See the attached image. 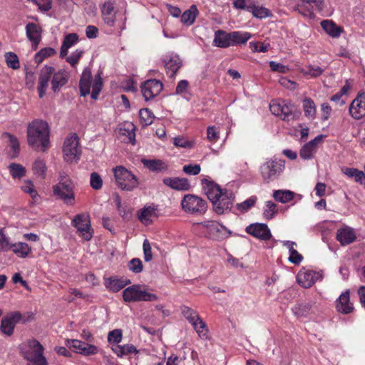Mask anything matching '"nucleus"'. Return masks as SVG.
Instances as JSON below:
<instances>
[{
	"instance_id": "obj_1",
	"label": "nucleus",
	"mask_w": 365,
	"mask_h": 365,
	"mask_svg": "<svg viewBox=\"0 0 365 365\" xmlns=\"http://www.w3.org/2000/svg\"><path fill=\"white\" fill-rule=\"evenodd\" d=\"M68 78L69 74L65 69H56L48 65L43 66L39 71L36 88L39 98L44 96L50 82L52 91L56 93L66 84Z\"/></svg>"
},
{
	"instance_id": "obj_2",
	"label": "nucleus",
	"mask_w": 365,
	"mask_h": 365,
	"mask_svg": "<svg viewBox=\"0 0 365 365\" xmlns=\"http://www.w3.org/2000/svg\"><path fill=\"white\" fill-rule=\"evenodd\" d=\"M203 190L212 204L217 214L221 215L232 207L234 195L227 190H222L212 181H202Z\"/></svg>"
},
{
	"instance_id": "obj_3",
	"label": "nucleus",
	"mask_w": 365,
	"mask_h": 365,
	"mask_svg": "<svg viewBox=\"0 0 365 365\" xmlns=\"http://www.w3.org/2000/svg\"><path fill=\"white\" fill-rule=\"evenodd\" d=\"M27 141L29 145L45 151L50 145V128L43 120H34L27 127Z\"/></svg>"
},
{
	"instance_id": "obj_4",
	"label": "nucleus",
	"mask_w": 365,
	"mask_h": 365,
	"mask_svg": "<svg viewBox=\"0 0 365 365\" xmlns=\"http://www.w3.org/2000/svg\"><path fill=\"white\" fill-rule=\"evenodd\" d=\"M23 357L29 365H47L48 362L43 355L44 348L36 339H28L19 346Z\"/></svg>"
},
{
	"instance_id": "obj_5",
	"label": "nucleus",
	"mask_w": 365,
	"mask_h": 365,
	"mask_svg": "<svg viewBox=\"0 0 365 365\" xmlns=\"http://www.w3.org/2000/svg\"><path fill=\"white\" fill-rule=\"evenodd\" d=\"M205 236L212 240L220 241L228 238L231 231L215 220H206L198 223Z\"/></svg>"
},
{
	"instance_id": "obj_6",
	"label": "nucleus",
	"mask_w": 365,
	"mask_h": 365,
	"mask_svg": "<svg viewBox=\"0 0 365 365\" xmlns=\"http://www.w3.org/2000/svg\"><path fill=\"white\" fill-rule=\"evenodd\" d=\"M269 109L272 114L280 116L283 120L287 122L297 120L300 115L296 107L287 101H272Z\"/></svg>"
},
{
	"instance_id": "obj_7",
	"label": "nucleus",
	"mask_w": 365,
	"mask_h": 365,
	"mask_svg": "<svg viewBox=\"0 0 365 365\" xmlns=\"http://www.w3.org/2000/svg\"><path fill=\"white\" fill-rule=\"evenodd\" d=\"M118 186L123 190L132 191L137 188L139 182L138 178L123 166H117L113 169Z\"/></svg>"
},
{
	"instance_id": "obj_8",
	"label": "nucleus",
	"mask_w": 365,
	"mask_h": 365,
	"mask_svg": "<svg viewBox=\"0 0 365 365\" xmlns=\"http://www.w3.org/2000/svg\"><path fill=\"white\" fill-rule=\"evenodd\" d=\"M91 72L88 69H85L80 81L81 94L83 96L88 95L91 93V88H92L91 98L96 99L101 91L103 82L99 74L96 76L93 81H91Z\"/></svg>"
},
{
	"instance_id": "obj_9",
	"label": "nucleus",
	"mask_w": 365,
	"mask_h": 365,
	"mask_svg": "<svg viewBox=\"0 0 365 365\" xmlns=\"http://www.w3.org/2000/svg\"><path fill=\"white\" fill-rule=\"evenodd\" d=\"M123 298L126 302H153L158 299L155 294L149 292L140 284H133L125 288L123 292Z\"/></svg>"
},
{
	"instance_id": "obj_10",
	"label": "nucleus",
	"mask_w": 365,
	"mask_h": 365,
	"mask_svg": "<svg viewBox=\"0 0 365 365\" xmlns=\"http://www.w3.org/2000/svg\"><path fill=\"white\" fill-rule=\"evenodd\" d=\"M181 207L187 214L201 215L207 211V205L206 201L200 197L187 194L181 200Z\"/></svg>"
},
{
	"instance_id": "obj_11",
	"label": "nucleus",
	"mask_w": 365,
	"mask_h": 365,
	"mask_svg": "<svg viewBox=\"0 0 365 365\" xmlns=\"http://www.w3.org/2000/svg\"><path fill=\"white\" fill-rule=\"evenodd\" d=\"M74 188L73 180L58 182L52 187L53 195L67 205H73L76 202Z\"/></svg>"
},
{
	"instance_id": "obj_12",
	"label": "nucleus",
	"mask_w": 365,
	"mask_h": 365,
	"mask_svg": "<svg viewBox=\"0 0 365 365\" xmlns=\"http://www.w3.org/2000/svg\"><path fill=\"white\" fill-rule=\"evenodd\" d=\"M181 313L192 324L200 338L202 339H207L209 338L207 326L195 310L187 306H182L181 307Z\"/></svg>"
},
{
	"instance_id": "obj_13",
	"label": "nucleus",
	"mask_w": 365,
	"mask_h": 365,
	"mask_svg": "<svg viewBox=\"0 0 365 365\" xmlns=\"http://www.w3.org/2000/svg\"><path fill=\"white\" fill-rule=\"evenodd\" d=\"M63 154L64 160L68 163L77 162L80 159L81 148L78 138L76 134L68 135L63 143Z\"/></svg>"
},
{
	"instance_id": "obj_14",
	"label": "nucleus",
	"mask_w": 365,
	"mask_h": 365,
	"mask_svg": "<svg viewBox=\"0 0 365 365\" xmlns=\"http://www.w3.org/2000/svg\"><path fill=\"white\" fill-rule=\"evenodd\" d=\"M259 170L263 180L269 182L280 175L283 170V165L276 160L269 159L262 164Z\"/></svg>"
},
{
	"instance_id": "obj_15",
	"label": "nucleus",
	"mask_w": 365,
	"mask_h": 365,
	"mask_svg": "<svg viewBox=\"0 0 365 365\" xmlns=\"http://www.w3.org/2000/svg\"><path fill=\"white\" fill-rule=\"evenodd\" d=\"M72 225L77 229L79 235L85 240L89 241L92 238L93 231L91 227L88 215H77L72 220Z\"/></svg>"
},
{
	"instance_id": "obj_16",
	"label": "nucleus",
	"mask_w": 365,
	"mask_h": 365,
	"mask_svg": "<svg viewBox=\"0 0 365 365\" xmlns=\"http://www.w3.org/2000/svg\"><path fill=\"white\" fill-rule=\"evenodd\" d=\"M66 345L75 353L86 356L95 355L99 351L96 345L78 339H66Z\"/></svg>"
},
{
	"instance_id": "obj_17",
	"label": "nucleus",
	"mask_w": 365,
	"mask_h": 365,
	"mask_svg": "<svg viewBox=\"0 0 365 365\" xmlns=\"http://www.w3.org/2000/svg\"><path fill=\"white\" fill-rule=\"evenodd\" d=\"M322 277V273L320 272L302 268L297 275V281L302 287L309 288Z\"/></svg>"
},
{
	"instance_id": "obj_18",
	"label": "nucleus",
	"mask_w": 365,
	"mask_h": 365,
	"mask_svg": "<svg viewBox=\"0 0 365 365\" xmlns=\"http://www.w3.org/2000/svg\"><path fill=\"white\" fill-rule=\"evenodd\" d=\"M324 0H301L298 11L304 16L312 19L314 17V9L322 11L324 8Z\"/></svg>"
},
{
	"instance_id": "obj_19",
	"label": "nucleus",
	"mask_w": 365,
	"mask_h": 365,
	"mask_svg": "<svg viewBox=\"0 0 365 365\" xmlns=\"http://www.w3.org/2000/svg\"><path fill=\"white\" fill-rule=\"evenodd\" d=\"M162 89V83L156 79L148 80L141 86V92L145 101L151 100L157 96Z\"/></svg>"
},
{
	"instance_id": "obj_20",
	"label": "nucleus",
	"mask_w": 365,
	"mask_h": 365,
	"mask_svg": "<svg viewBox=\"0 0 365 365\" xmlns=\"http://www.w3.org/2000/svg\"><path fill=\"white\" fill-rule=\"evenodd\" d=\"M349 113L354 119H361L365 116V92H359L349 106Z\"/></svg>"
},
{
	"instance_id": "obj_21",
	"label": "nucleus",
	"mask_w": 365,
	"mask_h": 365,
	"mask_svg": "<svg viewBox=\"0 0 365 365\" xmlns=\"http://www.w3.org/2000/svg\"><path fill=\"white\" fill-rule=\"evenodd\" d=\"M21 319L22 315L19 312H13L7 314L1 319V331L7 336H11L14 332L15 326L20 322Z\"/></svg>"
},
{
	"instance_id": "obj_22",
	"label": "nucleus",
	"mask_w": 365,
	"mask_h": 365,
	"mask_svg": "<svg viewBox=\"0 0 365 365\" xmlns=\"http://www.w3.org/2000/svg\"><path fill=\"white\" fill-rule=\"evenodd\" d=\"M324 137L323 135H319L314 139L304 145L299 151V156L304 160L312 159Z\"/></svg>"
},
{
	"instance_id": "obj_23",
	"label": "nucleus",
	"mask_w": 365,
	"mask_h": 365,
	"mask_svg": "<svg viewBox=\"0 0 365 365\" xmlns=\"http://www.w3.org/2000/svg\"><path fill=\"white\" fill-rule=\"evenodd\" d=\"M167 74L173 77L182 66L180 56L174 53H168L163 58Z\"/></svg>"
},
{
	"instance_id": "obj_24",
	"label": "nucleus",
	"mask_w": 365,
	"mask_h": 365,
	"mask_svg": "<svg viewBox=\"0 0 365 365\" xmlns=\"http://www.w3.org/2000/svg\"><path fill=\"white\" fill-rule=\"evenodd\" d=\"M336 309L338 312L348 314L354 311L353 304L350 302V292L346 289L336 300Z\"/></svg>"
},
{
	"instance_id": "obj_25",
	"label": "nucleus",
	"mask_w": 365,
	"mask_h": 365,
	"mask_svg": "<svg viewBox=\"0 0 365 365\" xmlns=\"http://www.w3.org/2000/svg\"><path fill=\"white\" fill-rule=\"evenodd\" d=\"M246 232L260 240H267L271 237V232L265 224L255 223L246 227Z\"/></svg>"
},
{
	"instance_id": "obj_26",
	"label": "nucleus",
	"mask_w": 365,
	"mask_h": 365,
	"mask_svg": "<svg viewBox=\"0 0 365 365\" xmlns=\"http://www.w3.org/2000/svg\"><path fill=\"white\" fill-rule=\"evenodd\" d=\"M156 211L157 208L154 205H145L137 212V216L142 224L148 226L157 217Z\"/></svg>"
},
{
	"instance_id": "obj_27",
	"label": "nucleus",
	"mask_w": 365,
	"mask_h": 365,
	"mask_svg": "<svg viewBox=\"0 0 365 365\" xmlns=\"http://www.w3.org/2000/svg\"><path fill=\"white\" fill-rule=\"evenodd\" d=\"M25 29L26 37L36 50L41 41V28L35 23H28Z\"/></svg>"
},
{
	"instance_id": "obj_28",
	"label": "nucleus",
	"mask_w": 365,
	"mask_h": 365,
	"mask_svg": "<svg viewBox=\"0 0 365 365\" xmlns=\"http://www.w3.org/2000/svg\"><path fill=\"white\" fill-rule=\"evenodd\" d=\"M117 11L115 9L114 4L111 1L105 2L101 7V15L104 22L112 26L114 25L116 19Z\"/></svg>"
},
{
	"instance_id": "obj_29",
	"label": "nucleus",
	"mask_w": 365,
	"mask_h": 365,
	"mask_svg": "<svg viewBox=\"0 0 365 365\" xmlns=\"http://www.w3.org/2000/svg\"><path fill=\"white\" fill-rule=\"evenodd\" d=\"M336 239L341 245H347L356 240V233L353 228L344 226L337 230Z\"/></svg>"
},
{
	"instance_id": "obj_30",
	"label": "nucleus",
	"mask_w": 365,
	"mask_h": 365,
	"mask_svg": "<svg viewBox=\"0 0 365 365\" xmlns=\"http://www.w3.org/2000/svg\"><path fill=\"white\" fill-rule=\"evenodd\" d=\"M163 183L166 186L179 191H186L190 188V184L186 178H165L163 179Z\"/></svg>"
},
{
	"instance_id": "obj_31",
	"label": "nucleus",
	"mask_w": 365,
	"mask_h": 365,
	"mask_svg": "<svg viewBox=\"0 0 365 365\" xmlns=\"http://www.w3.org/2000/svg\"><path fill=\"white\" fill-rule=\"evenodd\" d=\"M130 281L127 279L111 277L105 279V286L107 289L113 292H117L124 288Z\"/></svg>"
},
{
	"instance_id": "obj_32",
	"label": "nucleus",
	"mask_w": 365,
	"mask_h": 365,
	"mask_svg": "<svg viewBox=\"0 0 365 365\" xmlns=\"http://www.w3.org/2000/svg\"><path fill=\"white\" fill-rule=\"evenodd\" d=\"M79 41L78 36L75 33L68 34L65 36L62 45L61 46L60 57H66L68 49L75 46Z\"/></svg>"
},
{
	"instance_id": "obj_33",
	"label": "nucleus",
	"mask_w": 365,
	"mask_h": 365,
	"mask_svg": "<svg viewBox=\"0 0 365 365\" xmlns=\"http://www.w3.org/2000/svg\"><path fill=\"white\" fill-rule=\"evenodd\" d=\"M282 244L289 250V261L294 264H300L303 259V257L295 249L297 244L294 242L289 240L282 241Z\"/></svg>"
},
{
	"instance_id": "obj_34",
	"label": "nucleus",
	"mask_w": 365,
	"mask_h": 365,
	"mask_svg": "<svg viewBox=\"0 0 365 365\" xmlns=\"http://www.w3.org/2000/svg\"><path fill=\"white\" fill-rule=\"evenodd\" d=\"M11 251L20 258H26L31 252V247L26 242H11Z\"/></svg>"
},
{
	"instance_id": "obj_35",
	"label": "nucleus",
	"mask_w": 365,
	"mask_h": 365,
	"mask_svg": "<svg viewBox=\"0 0 365 365\" xmlns=\"http://www.w3.org/2000/svg\"><path fill=\"white\" fill-rule=\"evenodd\" d=\"M321 26L324 31L332 38H338L343 31L342 28L338 26L332 20H323Z\"/></svg>"
},
{
	"instance_id": "obj_36",
	"label": "nucleus",
	"mask_w": 365,
	"mask_h": 365,
	"mask_svg": "<svg viewBox=\"0 0 365 365\" xmlns=\"http://www.w3.org/2000/svg\"><path fill=\"white\" fill-rule=\"evenodd\" d=\"M32 172L36 178L45 179L47 172L46 161L41 158H36L32 164Z\"/></svg>"
},
{
	"instance_id": "obj_37",
	"label": "nucleus",
	"mask_w": 365,
	"mask_h": 365,
	"mask_svg": "<svg viewBox=\"0 0 365 365\" xmlns=\"http://www.w3.org/2000/svg\"><path fill=\"white\" fill-rule=\"evenodd\" d=\"M230 46L245 43L250 38L251 34L246 31H232L229 33Z\"/></svg>"
},
{
	"instance_id": "obj_38",
	"label": "nucleus",
	"mask_w": 365,
	"mask_h": 365,
	"mask_svg": "<svg viewBox=\"0 0 365 365\" xmlns=\"http://www.w3.org/2000/svg\"><path fill=\"white\" fill-rule=\"evenodd\" d=\"M141 162L145 168L153 172H159L167 168V165L162 160L143 158Z\"/></svg>"
},
{
	"instance_id": "obj_39",
	"label": "nucleus",
	"mask_w": 365,
	"mask_h": 365,
	"mask_svg": "<svg viewBox=\"0 0 365 365\" xmlns=\"http://www.w3.org/2000/svg\"><path fill=\"white\" fill-rule=\"evenodd\" d=\"M213 45L220 48H227L230 46L229 33L218 30L215 33Z\"/></svg>"
},
{
	"instance_id": "obj_40",
	"label": "nucleus",
	"mask_w": 365,
	"mask_h": 365,
	"mask_svg": "<svg viewBox=\"0 0 365 365\" xmlns=\"http://www.w3.org/2000/svg\"><path fill=\"white\" fill-rule=\"evenodd\" d=\"M257 19H265L272 16V12L264 6L257 5L253 1L252 6H250V11Z\"/></svg>"
},
{
	"instance_id": "obj_41",
	"label": "nucleus",
	"mask_w": 365,
	"mask_h": 365,
	"mask_svg": "<svg viewBox=\"0 0 365 365\" xmlns=\"http://www.w3.org/2000/svg\"><path fill=\"white\" fill-rule=\"evenodd\" d=\"M198 10L195 5H192L186 10L181 16V22L187 26L192 25L195 20Z\"/></svg>"
},
{
	"instance_id": "obj_42",
	"label": "nucleus",
	"mask_w": 365,
	"mask_h": 365,
	"mask_svg": "<svg viewBox=\"0 0 365 365\" xmlns=\"http://www.w3.org/2000/svg\"><path fill=\"white\" fill-rule=\"evenodd\" d=\"M112 350L120 357L137 352L136 348L132 344L115 345L112 347Z\"/></svg>"
},
{
	"instance_id": "obj_43",
	"label": "nucleus",
	"mask_w": 365,
	"mask_h": 365,
	"mask_svg": "<svg viewBox=\"0 0 365 365\" xmlns=\"http://www.w3.org/2000/svg\"><path fill=\"white\" fill-rule=\"evenodd\" d=\"M273 197L282 203H287L294 198V192L289 190H279L274 192Z\"/></svg>"
},
{
	"instance_id": "obj_44",
	"label": "nucleus",
	"mask_w": 365,
	"mask_h": 365,
	"mask_svg": "<svg viewBox=\"0 0 365 365\" xmlns=\"http://www.w3.org/2000/svg\"><path fill=\"white\" fill-rule=\"evenodd\" d=\"M56 53L54 48L51 47H45L41 48L38 53H36L34 60L38 64L41 63L46 58L51 57Z\"/></svg>"
},
{
	"instance_id": "obj_45",
	"label": "nucleus",
	"mask_w": 365,
	"mask_h": 365,
	"mask_svg": "<svg viewBox=\"0 0 365 365\" xmlns=\"http://www.w3.org/2000/svg\"><path fill=\"white\" fill-rule=\"evenodd\" d=\"M301 72L309 78H316L323 73L324 69L316 65H309L302 68Z\"/></svg>"
},
{
	"instance_id": "obj_46",
	"label": "nucleus",
	"mask_w": 365,
	"mask_h": 365,
	"mask_svg": "<svg viewBox=\"0 0 365 365\" xmlns=\"http://www.w3.org/2000/svg\"><path fill=\"white\" fill-rule=\"evenodd\" d=\"M278 212L277 205L272 201H267L263 209V216L266 220L272 219Z\"/></svg>"
},
{
	"instance_id": "obj_47",
	"label": "nucleus",
	"mask_w": 365,
	"mask_h": 365,
	"mask_svg": "<svg viewBox=\"0 0 365 365\" xmlns=\"http://www.w3.org/2000/svg\"><path fill=\"white\" fill-rule=\"evenodd\" d=\"M139 116L140 123L144 126L152 124L155 118L153 112L148 108L140 109L139 112Z\"/></svg>"
},
{
	"instance_id": "obj_48",
	"label": "nucleus",
	"mask_w": 365,
	"mask_h": 365,
	"mask_svg": "<svg viewBox=\"0 0 365 365\" xmlns=\"http://www.w3.org/2000/svg\"><path fill=\"white\" fill-rule=\"evenodd\" d=\"M303 108L304 114L309 118H314L316 115V106L314 101L310 98H305L303 101Z\"/></svg>"
},
{
	"instance_id": "obj_49",
	"label": "nucleus",
	"mask_w": 365,
	"mask_h": 365,
	"mask_svg": "<svg viewBox=\"0 0 365 365\" xmlns=\"http://www.w3.org/2000/svg\"><path fill=\"white\" fill-rule=\"evenodd\" d=\"M9 170L11 175L14 179H20L22 177H24L26 174L25 168L23 165L18 163L10 164L9 166Z\"/></svg>"
},
{
	"instance_id": "obj_50",
	"label": "nucleus",
	"mask_w": 365,
	"mask_h": 365,
	"mask_svg": "<svg viewBox=\"0 0 365 365\" xmlns=\"http://www.w3.org/2000/svg\"><path fill=\"white\" fill-rule=\"evenodd\" d=\"M207 139L212 144H215L220 139V132L219 128L215 125L208 126L206 131Z\"/></svg>"
},
{
	"instance_id": "obj_51",
	"label": "nucleus",
	"mask_w": 365,
	"mask_h": 365,
	"mask_svg": "<svg viewBox=\"0 0 365 365\" xmlns=\"http://www.w3.org/2000/svg\"><path fill=\"white\" fill-rule=\"evenodd\" d=\"M195 143V140H188L182 136H178L173 138V144L176 147L191 149L194 147Z\"/></svg>"
},
{
	"instance_id": "obj_52",
	"label": "nucleus",
	"mask_w": 365,
	"mask_h": 365,
	"mask_svg": "<svg viewBox=\"0 0 365 365\" xmlns=\"http://www.w3.org/2000/svg\"><path fill=\"white\" fill-rule=\"evenodd\" d=\"M21 189L24 192L29 194L31 198L34 200L38 197V192L31 180L25 181L21 186Z\"/></svg>"
},
{
	"instance_id": "obj_53",
	"label": "nucleus",
	"mask_w": 365,
	"mask_h": 365,
	"mask_svg": "<svg viewBox=\"0 0 365 365\" xmlns=\"http://www.w3.org/2000/svg\"><path fill=\"white\" fill-rule=\"evenodd\" d=\"M311 309L310 304H297L292 308V312L297 317L307 316Z\"/></svg>"
},
{
	"instance_id": "obj_54",
	"label": "nucleus",
	"mask_w": 365,
	"mask_h": 365,
	"mask_svg": "<svg viewBox=\"0 0 365 365\" xmlns=\"http://www.w3.org/2000/svg\"><path fill=\"white\" fill-rule=\"evenodd\" d=\"M83 51L81 49H76L71 53L69 56L66 58V62H68L71 66L75 67L78 63V61L81 58Z\"/></svg>"
},
{
	"instance_id": "obj_55",
	"label": "nucleus",
	"mask_w": 365,
	"mask_h": 365,
	"mask_svg": "<svg viewBox=\"0 0 365 365\" xmlns=\"http://www.w3.org/2000/svg\"><path fill=\"white\" fill-rule=\"evenodd\" d=\"M5 56H6V61L7 66L9 68H11L13 69H17L19 68L20 64H19V58L15 53H14L12 52H9V53H7Z\"/></svg>"
},
{
	"instance_id": "obj_56",
	"label": "nucleus",
	"mask_w": 365,
	"mask_h": 365,
	"mask_svg": "<svg viewBox=\"0 0 365 365\" xmlns=\"http://www.w3.org/2000/svg\"><path fill=\"white\" fill-rule=\"evenodd\" d=\"M11 242L9 238L0 230V252H8L11 250Z\"/></svg>"
},
{
	"instance_id": "obj_57",
	"label": "nucleus",
	"mask_w": 365,
	"mask_h": 365,
	"mask_svg": "<svg viewBox=\"0 0 365 365\" xmlns=\"http://www.w3.org/2000/svg\"><path fill=\"white\" fill-rule=\"evenodd\" d=\"M90 185L94 190H99L102 187L103 180L97 173H92L91 174Z\"/></svg>"
},
{
	"instance_id": "obj_58",
	"label": "nucleus",
	"mask_w": 365,
	"mask_h": 365,
	"mask_svg": "<svg viewBox=\"0 0 365 365\" xmlns=\"http://www.w3.org/2000/svg\"><path fill=\"white\" fill-rule=\"evenodd\" d=\"M122 340V331L120 329H114L108 333V341L109 343L118 344Z\"/></svg>"
},
{
	"instance_id": "obj_59",
	"label": "nucleus",
	"mask_w": 365,
	"mask_h": 365,
	"mask_svg": "<svg viewBox=\"0 0 365 365\" xmlns=\"http://www.w3.org/2000/svg\"><path fill=\"white\" fill-rule=\"evenodd\" d=\"M128 267L133 272L140 273L143 270V263L140 259L134 258L130 261Z\"/></svg>"
},
{
	"instance_id": "obj_60",
	"label": "nucleus",
	"mask_w": 365,
	"mask_h": 365,
	"mask_svg": "<svg viewBox=\"0 0 365 365\" xmlns=\"http://www.w3.org/2000/svg\"><path fill=\"white\" fill-rule=\"evenodd\" d=\"M250 48L253 52H267L269 50V45L267 43H262L259 44L256 42H250Z\"/></svg>"
},
{
	"instance_id": "obj_61",
	"label": "nucleus",
	"mask_w": 365,
	"mask_h": 365,
	"mask_svg": "<svg viewBox=\"0 0 365 365\" xmlns=\"http://www.w3.org/2000/svg\"><path fill=\"white\" fill-rule=\"evenodd\" d=\"M36 78L34 73H33L31 71L26 72L25 83H26V87L29 90L34 89L35 85H36Z\"/></svg>"
},
{
	"instance_id": "obj_62",
	"label": "nucleus",
	"mask_w": 365,
	"mask_h": 365,
	"mask_svg": "<svg viewBox=\"0 0 365 365\" xmlns=\"http://www.w3.org/2000/svg\"><path fill=\"white\" fill-rule=\"evenodd\" d=\"M143 249L145 261L150 262L153 259V255H152V252H151L150 244L147 239H145L143 241Z\"/></svg>"
},
{
	"instance_id": "obj_63",
	"label": "nucleus",
	"mask_w": 365,
	"mask_h": 365,
	"mask_svg": "<svg viewBox=\"0 0 365 365\" xmlns=\"http://www.w3.org/2000/svg\"><path fill=\"white\" fill-rule=\"evenodd\" d=\"M4 135L8 138L10 143V146L13 150L14 153H18L19 151V143L17 138L14 135L9 133H4Z\"/></svg>"
},
{
	"instance_id": "obj_64",
	"label": "nucleus",
	"mask_w": 365,
	"mask_h": 365,
	"mask_svg": "<svg viewBox=\"0 0 365 365\" xmlns=\"http://www.w3.org/2000/svg\"><path fill=\"white\" fill-rule=\"evenodd\" d=\"M269 66L272 71L279 72L282 73H286L289 71L288 66L279 63H277L275 61H270Z\"/></svg>"
}]
</instances>
